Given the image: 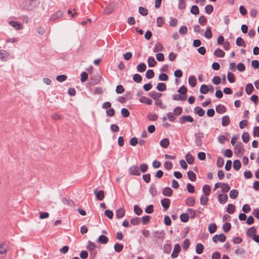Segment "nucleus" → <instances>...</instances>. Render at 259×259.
Wrapping results in <instances>:
<instances>
[{"mask_svg":"<svg viewBox=\"0 0 259 259\" xmlns=\"http://www.w3.org/2000/svg\"><path fill=\"white\" fill-rule=\"evenodd\" d=\"M196 78L194 75L190 76L188 78V83L192 87L196 86Z\"/></svg>","mask_w":259,"mask_h":259,"instance_id":"nucleus-23","label":"nucleus"},{"mask_svg":"<svg viewBox=\"0 0 259 259\" xmlns=\"http://www.w3.org/2000/svg\"><path fill=\"white\" fill-rule=\"evenodd\" d=\"M149 96L154 100H157L162 96V94L155 91H152L149 93Z\"/></svg>","mask_w":259,"mask_h":259,"instance_id":"nucleus-15","label":"nucleus"},{"mask_svg":"<svg viewBox=\"0 0 259 259\" xmlns=\"http://www.w3.org/2000/svg\"><path fill=\"white\" fill-rule=\"evenodd\" d=\"M221 79L219 76H215L212 78V82L214 84L218 85L221 83Z\"/></svg>","mask_w":259,"mask_h":259,"instance_id":"nucleus-64","label":"nucleus"},{"mask_svg":"<svg viewBox=\"0 0 259 259\" xmlns=\"http://www.w3.org/2000/svg\"><path fill=\"white\" fill-rule=\"evenodd\" d=\"M187 175H188V179L192 181V182H194L196 181V174L192 171H189L188 172H187Z\"/></svg>","mask_w":259,"mask_h":259,"instance_id":"nucleus-36","label":"nucleus"},{"mask_svg":"<svg viewBox=\"0 0 259 259\" xmlns=\"http://www.w3.org/2000/svg\"><path fill=\"white\" fill-rule=\"evenodd\" d=\"M137 69L139 72H143L146 70V65L144 63H141L137 65Z\"/></svg>","mask_w":259,"mask_h":259,"instance_id":"nucleus-39","label":"nucleus"},{"mask_svg":"<svg viewBox=\"0 0 259 259\" xmlns=\"http://www.w3.org/2000/svg\"><path fill=\"white\" fill-rule=\"evenodd\" d=\"M187 92V89L184 85L181 86L178 90V92L181 95H183L184 96H186Z\"/></svg>","mask_w":259,"mask_h":259,"instance_id":"nucleus-46","label":"nucleus"},{"mask_svg":"<svg viewBox=\"0 0 259 259\" xmlns=\"http://www.w3.org/2000/svg\"><path fill=\"white\" fill-rule=\"evenodd\" d=\"M140 101L141 103H146L147 105H151L152 103L151 99L147 98L144 96H142L140 99Z\"/></svg>","mask_w":259,"mask_h":259,"instance_id":"nucleus-37","label":"nucleus"},{"mask_svg":"<svg viewBox=\"0 0 259 259\" xmlns=\"http://www.w3.org/2000/svg\"><path fill=\"white\" fill-rule=\"evenodd\" d=\"M228 199V197L227 194H219L218 195V200L220 203L225 204L227 202Z\"/></svg>","mask_w":259,"mask_h":259,"instance_id":"nucleus-16","label":"nucleus"},{"mask_svg":"<svg viewBox=\"0 0 259 259\" xmlns=\"http://www.w3.org/2000/svg\"><path fill=\"white\" fill-rule=\"evenodd\" d=\"M187 211L190 219H194L196 217V212L194 209L188 208Z\"/></svg>","mask_w":259,"mask_h":259,"instance_id":"nucleus-54","label":"nucleus"},{"mask_svg":"<svg viewBox=\"0 0 259 259\" xmlns=\"http://www.w3.org/2000/svg\"><path fill=\"white\" fill-rule=\"evenodd\" d=\"M235 209V205L232 204H229L228 205V208H227V211L230 214H232L234 212Z\"/></svg>","mask_w":259,"mask_h":259,"instance_id":"nucleus-56","label":"nucleus"},{"mask_svg":"<svg viewBox=\"0 0 259 259\" xmlns=\"http://www.w3.org/2000/svg\"><path fill=\"white\" fill-rule=\"evenodd\" d=\"M133 80L137 83H140L142 80V77L140 74L136 73L133 76Z\"/></svg>","mask_w":259,"mask_h":259,"instance_id":"nucleus-48","label":"nucleus"},{"mask_svg":"<svg viewBox=\"0 0 259 259\" xmlns=\"http://www.w3.org/2000/svg\"><path fill=\"white\" fill-rule=\"evenodd\" d=\"M154 237L156 238V239H161V240H163L164 238V232L163 231H156L155 232H154Z\"/></svg>","mask_w":259,"mask_h":259,"instance_id":"nucleus-22","label":"nucleus"},{"mask_svg":"<svg viewBox=\"0 0 259 259\" xmlns=\"http://www.w3.org/2000/svg\"><path fill=\"white\" fill-rule=\"evenodd\" d=\"M217 227L214 223H211L209 225L208 231L210 234H212L216 231Z\"/></svg>","mask_w":259,"mask_h":259,"instance_id":"nucleus-49","label":"nucleus"},{"mask_svg":"<svg viewBox=\"0 0 259 259\" xmlns=\"http://www.w3.org/2000/svg\"><path fill=\"white\" fill-rule=\"evenodd\" d=\"M204 249L203 245L201 243H198L196 246V252L197 254H201Z\"/></svg>","mask_w":259,"mask_h":259,"instance_id":"nucleus-41","label":"nucleus"},{"mask_svg":"<svg viewBox=\"0 0 259 259\" xmlns=\"http://www.w3.org/2000/svg\"><path fill=\"white\" fill-rule=\"evenodd\" d=\"M158 79L161 81H166L168 79V76L166 73H162L159 74Z\"/></svg>","mask_w":259,"mask_h":259,"instance_id":"nucleus-60","label":"nucleus"},{"mask_svg":"<svg viewBox=\"0 0 259 259\" xmlns=\"http://www.w3.org/2000/svg\"><path fill=\"white\" fill-rule=\"evenodd\" d=\"M156 89L160 92H163L166 90V85L164 83L159 82L157 84Z\"/></svg>","mask_w":259,"mask_h":259,"instance_id":"nucleus-28","label":"nucleus"},{"mask_svg":"<svg viewBox=\"0 0 259 259\" xmlns=\"http://www.w3.org/2000/svg\"><path fill=\"white\" fill-rule=\"evenodd\" d=\"M114 250L117 252H121L123 248V245L122 244H119V243H116L114 246Z\"/></svg>","mask_w":259,"mask_h":259,"instance_id":"nucleus-44","label":"nucleus"},{"mask_svg":"<svg viewBox=\"0 0 259 259\" xmlns=\"http://www.w3.org/2000/svg\"><path fill=\"white\" fill-rule=\"evenodd\" d=\"M128 173L132 176H139L141 173L139 167L137 165H133L128 169Z\"/></svg>","mask_w":259,"mask_h":259,"instance_id":"nucleus-3","label":"nucleus"},{"mask_svg":"<svg viewBox=\"0 0 259 259\" xmlns=\"http://www.w3.org/2000/svg\"><path fill=\"white\" fill-rule=\"evenodd\" d=\"M204 35L205 37L207 39H210L212 37V34L211 31L210 27L208 26L206 28Z\"/></svg>","mask_w":259,"mask_h":259,"instance_id":"nucleus-30","label":"nucleus"},{"mask_svg":"<svg viewBox=\"0 0 259 259\" xmlns=\"http://www.w3.org/2000/svg\"><path fill=\"white\" fill-rule=\"evenodd\" d=\"M149 192L153 197H154L157 195V190L154 185H151L149 188Z\"/></svg>","mask_w":259,"mask_h":259,"instance_id":"nucleus-55","label":"nucleus"},{"mask_svg":"<svg viewBox=\"0 0 259 259\" xmlns=\"http://www.w3.org/2000/svg\"><path fill=\"white\" fill-rule=\"evenodd\" d=\"M28 6L27 8V10H32L37 7V2L36 0H30L28 2Z\"/></svg>","mask_w":259,"mask_h":259,"instance_id":"nucleus-12","label":"nucleus"},{"mask_svg":"<svg viewBox=\"0 0 259 259\" xmlns=\"http://www.w3.org/2000/svg\"><path fill=\"white\" fill-rule=\"evenodd\" d=\"M244 151V147L241 142H238L236 143L235 148L234 152L236 155L243 154Z\"/></svg>","mask_w":259,"mask_h":259,"instance_id":"nucleus-2","label":"nucleus"},{"mask_svg":"<svg viewBox=\"0 0 259 259\" xmlns=\"http://www.w3.org/2000/svg\"><path fill=\"white\" fill-rule=\"evenodd\" d=\"M186 7L185 0H179L178 8L179 10L184 9Z\"/></svg>","mask_w":259,"mask_h":259,"instance_id":"nucleus-58","label":"nucleus"},{"mask_svg":"<svg viewBox=\"0 0 259 259\" xmlns=\"http://www.w3.org/2000/svg\"><path fill=\"white\" fill-rule=\"evenodd\" d=\"M180 250L181 248L180 245L179 244H176L174 246L173 252L171 254V257L172 258H176L178 256Z\"/></svg>","mask_w":259,"mask_h":259,"instance_id":"nucleus-6","label":"nucleus"},{"mask_svg":"<svg viewBox=\"0 0 259 259\" xmlns=\"http://www.w3.org/2000/svg\"><path fill=\"white\" fill-rule=\"evenodd\" d=\"M195 200L194 198L193 197H188L185 200L186 205L189 206H193L195 204Z\"/></svg>","mask_w":259,"mask_h":259,"instance_id":"nucleus-25","label":"nucleus"},{"mask_svg":"<svg viewBox=\"0 0 259 259\" xmlns=\"http://www.w3.org/2000/svg\"><path fill=\"white\" fill-rule=\"evenodd\" d=\"M63 11L59 10L50 16L49 20L53 22H56L57 19L61 18L63 16Z\"/></svg>","mask_w":259,"mask_h":259,"instance_id":"nucleus-1","label":"nucleus"},{"mask_svg":"<svg viewBox=\"0 0 259 259\" xmlns=\"http://www.w3.org/2000/svg\"><path fill=\"white\" fill-rule=\"evenodd\" d=\"M222 191L225 193L228 192L230 189L229 185L227 183H222L221 185Z\"/></svg>","mask_w":259,"mask_h":259,"instance_id":"nucleus-40","label":"nucleus"},{"mask_svg":"<svg viewBox=\"0 0 259 259\" xmlns=\"http://www.w3.org/2000/svg\"><path fill=\"white\" fill-rule=\"evenodd\" d=\"M115 8L114 3H110L104 9V12L105 14L108 15L112 13Z\"/></svg>","mask_w":259,"mask_h":259,"instance_id":"nucleus-8","label":"nucleus"},{"mask_svg":"<svg viewBox=\"0 0 259 259\" xmlns=\"http://www.w3.org/2000/svg\"><path fill=\"white\" fill-rule=\"evenodd\" d=\"M200 92L202 94H206L208 92V87L206 84H202L200 87Z\"/></svg>","mask_w":259,"mask_h":259,"instance_id":"nucleus-53","label":"nucleus"},{"mask_svg":"<svg viewBox=\"0 0 259 259\" xmlns=\"http://www.w3.org/2000/svg\"><path fill=\"white\" fill-rule=\"evenodd\" d=\"M213 11V7L210 5H206L205 7V11L206 13L210 14Z\"/></svg>","mask_w":259,"mask_h":259,"instance_id":"nucleus-63","label":"nucleus"},{"mask_svg":"<svg viewBox=\"0 0 259 259\" xmlns=\"http://www.w3.org/2000/svg\"><path fill=\"white\" fill-rule=\"evenodd\" d=\"M108 241V237L103 235H101L97 240V242L100 244H106Z\"/></svg>","mask_w":259,"mask_h":259,"instance_id":"nucleus-19","label":"nucleus"},{"mask_svg":"<svg viewBox=\"0 0 259 259\" xmlns=\"http://www.w3.org/2000/svg\"><path fill=\"white\" fill-rule=\"evenodd\" d=\"M241 166V162L239 160H235L233 162V167L236 170H238Z\"/></svg>","mask_w":259,"mask_h":259,"instance_id":"nucleus-33","label":"nucleus"},{"mask_svg":"<svg viewBox=\"0 0 259 259\" xmlns=\"http://www.w3.org/2000/svg\"><path fill=\"white\" fill-rule=\"evenodd\" d=\"M186 96H184L182 95L175 94L172 96V99L176 101L181 100L184 101L186 99Z\"/></svg>","mask_w":259,"mask_h":259,"instance_id":"nucleus-35","label":"nucleus"},{"mask_svg":"<svg viewBox=\"0 0 259 259\" xmlns=\"http://www.w3.org/2000/svg\"><path fill=\"white\" fill-rule=\"evenodd\" d=\"M194 119L190 115H185L181 117L180 118V122L181 123H184L186 122H193Z\"/></svg>","mask_w":259,"mask_h":259,"instance_id":"nucleus-7","label":"nucleus"},{"mask_svg":"<svg viewBox=\"0 0 259 259\" xmlns=\"http://www.w3.org/2000/svg\"><path fill=\"white\" fill-rule=\"evenodd\" d=\"M134 210L135 213L138 215H141L143 212L142 209L137 205L134 206Z\"/></svg>","mask_w":259,"mask_h":259,"instance_id":"nucleus-62","label":"nucleus"},{"mask_svg":"<svg viewBox=\"0 0 259 259\" xmlns=\"http://www.w3.org/2000/svg\"><path fill=\"white\" fill-rule=\"evenodd\" d=\"M139 12L141 15L143 16H147L148 13V10L146 8L142 7H140L139 8Z\"/></svg>","mask_w":259,"mask_h":259,"instance_id":"nucleus-47","label":"nucleus"},{"mask_svg":"<svg viewBox=\"0 0 259 259\" xmlns=\"http://www.w3.org/2000/svg\"><path fill=\"white\" fill-rule=\"evenodd\" d=\"M125 211L123 208H120L116 210V217L117 219H121L124 215Z\"/></svg>","mask_w":259,"mask_h":259,"instance_id":"nucleus-21","label":"nucleus"},{"mask_svg":"<svg viewBox=\"0 0 259 259\" xmlns=\"http://www.w3.org/2000/svg\"><path fill=\"white\" fill-rule=\"evenodd\" d=\"M231 228V225L230 223L226 222L223 225V229L225 232H228Z\"/></svg>","mask_w":259,"mask_h":259,"instance_id":"nucleus-59","label":"nucleus"},{"mask_svg":"<svg viewBox=\"0 0 259 259\" xmlns=\"http://www.w3.org/2000/svg\"><path fill=\"white\" fill-rule=\"evenodd\" d=\"M203 134L202 133H198L195 134V143L197 146H201L202 144V138L203 137Z\"/></svg>","mask_w":259,"mask_h":259,"instance_id":"nucleus-4","label":"nucleus"},{"mask_svg":"<svg viewBox=\"0 0 259 259\" xmlns=\"http://www.w3.org/2000/svg\"><path fill=\"white\" fill-rule=\"evenodd\" d=\"M194 112L199 116H203L205 114L204 110L200 107H196L194 109Z\"/></svg>","mask_w":259,"mask_h":259,"instance_id":"nucleus-17","label":"nucleus"},{"mask_svg":"<svg viewBox=\"0 0 259 259\" xmlns=\"http://www.w3.org/2000/svg\"><path fill=\"white\" fill-rule=\"evenodd\" d=\"M161 204L163 207L164 210H166L169 207L170 201L168 198H164L161 200Z\"/></svg>","mask_w":259,"mask_h":259,"instance_id":"nucleus-9","label":"nucleus"},{"mask_svg":"<svg viewBox=\"0 0 259 259\" xmlns=\"http://www.w3.org/2000/svg\"><path fill=\"white\" fill-rule=\"evenodd\" d=\"M215 109H216L217 112L219 114L224 113L226 112V107L224 105H221V104H219V105H217L216 106Z\"/></svg>","mask_w":259,"mask_h":259,"instance_id":"nucleus-20","label":"nucleus"},{"mask_svg":"<svg viewBox=\"0 0 259 259\" xmlns=\"http://www.w3.org/2000/svg\"><path fill=\"white\" fill-rule=\"evenodd\" d=\"M145 76L148 79L152 78L154 76V72L153 70L152 69H148L145 74Z\"/></svg>","mask_w":259,"mask_h":259,"instance_id":"nucleus-51","label":"nucleus"},{"mask_svg":"<svg viewBox=\"0 0 259 259\" xmlns=\"http://www.w3.org/2000/svg\"><path fill=\"white\" fill-rule=\"evenodd\" d=\"M249 135L247 132H244L242 135V139L243 142L247 143L249 140Z\"/></svg>","mask_w":259,"mask_h":259,"instance_id":"nucleus-50","label":"nucleus"},{"mask_svg":"<svg viewBox=\"0 0 259 259\" xmlns=\"http://www.w3.org/2000/svg\"><path fill=\"white\" fill-rule=\"evenodd\" d=\"M147 62L148 66L150 67H154L157 63L154 58L153 57H149L147 59Z\"/></svg>","mask_w":259,"mask_h":259,"instance_id":"nucleus-24","label":"nucleus"},{"mask_svg":"<svg viewBox=\"0 0 259 259\" xmlns=\"http://www.w3.org/2000/svg\"><path fill=\"white\" fill-rule=\"evenodd\" d=\"M254 88L251 83H248L245 88V91L247 95H250L253 91Z\"/></svg>","mask_w":259,"mask_h":259,"instance_id":"nucleus-43","label":"nucleus"},{"mask_svg":"<svg viewBox=\"0 0 259 259\" xmlns=\"http://www.w3.org/2000/svg\"><path fill=\"white\" fill-rule=\"evenodd\" d=\"M172 190L168 187H166L163 189L162 194L164 196L170 197L172 194Z\"/></svg>","mask_w":259,"mask_h":259,"instance_id":"nucleus-14","label":"nucleus"},{"mask_svg":"<svg viewBox=\"0 0 259 259\" xmlns=\"http://www.w3.org/2000/svg\"><path fill=\"white\" fill-rule=\"evenodd\" d=\"M163 50V46L160 43H157L153 48V51L155 53L162 51Z\"/></svg>","mask_w":259,"mask_h":259,"instance_id":"nucleus-29","label":"nucleus"},{"mask_svg":"<svg viewBox=\"0 0 259 259\" xmlns=\"http://www.w3.org/2000/svg\"><path fill=\"white\" fill-rule=\"evenodd\" d=\"M94 192L97 199L99 200H102L104 199V192L103 190H101L98 191L97 189H95Z\"/></svg>","mask_w":259,"mask_h":259,"instance_id":"nucleus-5","label":"nucleus"},{"mask_svg":"<svg viewBox=\"0 0 259 259\" xmlns=\"http://www.w3.org/2000/svg\"><path fill=\"white\" fill-rule=\"evenodd\" d=\"M9 58V54L7 51L0 50V60L3 61H6Z\"/></svg>","mask_w":259,"mask_h":259,"instance_id":"nucleus-11","label":"nucleus"},{"mask_svg":"<svg viewBox=\"0 0 259 259\" xmlns=\"http://www.w3.org/2000/svg\"><path fill=\"white\" fill-rule=\"evenodd\" d=\"M9 24L16 30H20L22 28V24L18 21H10Z\"/></svg>","mask_w":259,"mask_h":259,"instance_id":"nucleus-10","label":"nucleus"},{"mask_svg":"<svg viewBox=\"0 0 259 259\" xmlns=\"http://www.w3.org/2000/svg\"><path fill=\"white\" fill-rule=\"evenodd\" d=\"M256 229L254 227H251L247 230L246 235L250 238H252L253 235L256 234Z\"/></svg>","mask_w":259,"mask_h":259,"instance_id":"nucleus-13","label":"nucleus"},{"mask_svg":"<svg viewBox=\"0 0 259 259\" xmlns=\"http://www.w3.org/2000/svg\"><path fill=\"white\" fill-rule=\"evenodd\" d=\"M230 122L229 116L228 115L224 116L222 119V125L223 126H228Z\"/></svg>","mask_w":259,"mask_h":259,"instance_id":"nucleus-18","label":"nucleus"},{"mask_svg":"<svg viewBox=\"0 0 259 259\" xmlns=\"http://www.w3.org/2000/svg\"><path fill=\"white\" fill-rule=\"evenodd\" d=\"M224 164V160L221 157H219L217 160V165L218 167H222Z\"/></svg>","mask_w":259,"mask_h":259,"instance_id":"nucleus-61","label":"nucleus"},{"mask_svg":"<svg viewBox=\"0 0 259 259\" xmlns=\"http://www.w3.org/2000/svg\"><path fill=\"white\" fill-rule=\"evenodd\" d=\"M210 187L208 185H205L202 187V191L206 196L210 194Z\"/></svg>","mask_w":259,"mask_h":259,"instance_id":"nucleus-34","label":"nucleus"},{"mask_svg":"<svg viewBox=\"0 0 259 259\" xmlns=\"http://www.w3.org/2000/svg\"><path fill=\"white\" fill-rule=\"evenodd\" d=\"M213 54L214 56L218 57H223L225 56V53L223 50L219 48H218L214 52Z\"/></svg>","mask_w":259,"mask_h":259,"instance_id":"nucleus-26","label":"nucleus"},{"mask_svg":"<svg viewBox=\"0 0 259 259\" xmlns=\"http://www.w3.org/2000/svg\"><path fill=\"white\" fill-rule=\"evenodd\" d=\"M190 12L193 15H198L199 13L198 6L196 5L192 6L190 10Z\"/></svg>","mask_w":259,"mask_h":259,"instance_id":"nucleus-52","label":"nucleus"},{"mask_svg":"<svg viewBox=\"0 0 259 259\" xmlns=\"http://www.w3.org/2000/svg\"><path fill=\"white\" fill-rule=\"evenodd\" d=\"M185 158L188 164H191L194 162V158L191 154L187 153L186 155Z\"/></svg>","mask_w":259,"mask_h":259,"instance_id":"nucleus-38","label":"nucleus"},{"mask_svg":"<svg viewBox=\"0 0 259 259\" xmlns=\"http://www.w3.org/2000/svg\"><path fill=\"white\" fill-rule=\"evenodd\" d=\"M187 32H188V29H187V27L185 26H181L179 30V33H180V34H181L182 35L186 34L187 33Z\"/></svg>","mask_w":259,"mask_h":259,"instance_id":"nucleus-57","label":"nucleus"},{"mask_svg":"<svg viewBox=\"0 0 259 259\" xmlns=\"http://www.w3.org/2000/svg\"><path fill=\"white\" fill-rule=\"evenodd\" d=\"M238 191L236 189H232L230 191L229 196L232 199H236L238 196Z\"/></svg>","mask_w":259,"mask_h":259,"instance_id":"nucleus-32","label":"nucleus"},{"mask_svg":"<svg viewBox=\"0 0 259 259\" xmlns=\"http://www.w3.org/2000/svg\"><path fill=\"white\" fill-rule=\"evenodd\" d=\"M227 78L229 82L233 83L235 81V77L234 74L231 72H229L227 74Z\"/></svg>","mask_w":259,"mask_h":259,"instance_id":"nucleus-42","label":"nucleus"},{"mask_svg":"<svg viewBox=\"0 0 259 259\" xmlns=\"http://www.w3.org/2000/svg\"><path fill=\"white\" fill-rule=\"evenodd\" d=\"M180 219L181 222L186 223L189 220V215L187 213H184L180 215Z\"/></svg>","mask_w":259,"mask_h":259,"instance_id":"nucleus-45","label":"nucleus"},{"mask_svg":"<svg viewBox=\"0 0 259 259\" xmlns=\"http://www.w3.org/2000/svg\"><path fill=\"white\" fill-rule=\"evenodd\" d=\"M236 45L239 47H246L245 41L240 37H238L236 40Z\"/></svg>","mask_w":259,"mask_h":259,"instance_id":"nucleus-31","label":"nucleus"},{"mask_svg":"<svg viewBox=\"0 0 259 259\" xmlns=\"http://www.w3.org/2000/svg\"><path fill=\"white\" fill-rule=\"evenodd\" d=\"M169 144V141L167 138H164L160 142V145L164 148H166Z\"/></svg>","mask_w":259,"mask_h":259,"instance_id":"nucleus-27","label":"nucleus"}]
</instances>
